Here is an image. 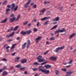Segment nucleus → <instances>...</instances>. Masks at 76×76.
Returning a JSON list of instances; mask_svg holds the SVG:
<instances>
[{"label":"nucleus","mask_w":76,"mask_h":76,"mask_svg":"<svg viewBox=\"0 0 76 76\" xmlns=\"http://www.w3.org/2000/svg\"><path fill=\"white\" fill-rule=\"evenodd\" d=\"M21 64H18L15 66L16 68H19V67H21Z\"/></svg>","instance_id":"cd10ccee"},{"label":"nucleus","mask_w":76,"mask_h":76,"mask_svg":"<svg viewBox=\"0 0 76 76\" xmlns=\"http://www.w3.org/2000/svg\"><path fill=\"white\" fill-rule=\"evenodd\" d=\"M7 2H8L7 1H5L2 4L3 5H4L5 4L7 3Z\"/></svg>","instance_id":"a19ab883"},{"label":"nucleus","mask_w":76,"mask_h":76,"mask_svg":"<svg viewBox=\"0 0 76 76\" xmlns=\"http://www.w3.org/2000/svg\"><path fill=\"white\" fill-rule=\"evenodd\" d=\"M7 46V44H5L4 45V48H5V47Z\"/></svg>","instance_id":"5fc2aeb1"},{"label":"nucleus","mask_w":76,"mask_h":76,"mask_svg":"<svg viewBox=\"0 0 76 76\" xmlns=\"http://www.w3.org/2000/svg\"><path fill=\"white\" fill-rule=\"evenodd\" d=\"M34 76H38V74H35Z\"/></svg>","instance_id":"774afa93"},{"label":"nucleus","mask_w":76,"mask_h":76,"mask_svg":"<svg viewBox=\"0 0 76 76\" xmlns=\"http://www.w3.org/2000/svg\"><path fill=\"white\" fill-rule=\"evenodd\" d=\"M38 68H33L32 69V70L34 71H37L38 70Z\"/></svg>","instance_id":"4c0bfd02"},{"label":"nucleus","mask_w":76,"mask_h":76,"mask_svg":"<svg viewBox=\"0 0 76 76\" xmlns=\"http://www.w3.org/2000/svg\"><path fill=\"white\" fill-rule=\"evenodd\" d=\"M28 0L29 1L25 4L24 6L25 8H27L28 7L29 8L27 10H30V7L29 6H28V5L29 4H30V2H31V0Z\"/></svg>","instance_id":"f257e3e1"},{"label":"nucleus","mask_w":76,"mask_h":76,"mask_svg":"<svg viewBox=\"0 0 76 76\" xmlns=\"http://www.w3.org/2000/svg\"><path fill=\"white\" fill-rule=\"evenodd\" d=\"M73 61H72V60H70V61H69V62H68V63L70 64H71L72 63V62Z\"/></svg>","instance_id":"e433bc0d"},{"label":"nucleus","mask_w":76,"mask_h":76,"mask_svg":"<svg viewBox=\"0 0 76 76\" xmlns=\"http://www.w3.org/2000/svg\"><path fill=\"white\" fill-rule=\"evenodd\" d=\"M15 16V15L14 14H12L11 15H10V17H13Z\"/></svg>","instance_id":"a18cd8bd"},{"label":"nucleus","mask_w":76,"mask_h":76,"mask_svg":"<svg viewBox=\"0 0 76 76\" xmlns=\"http://www.w3.org/2000/svg\"><path fill=\"white\" fill-rule=\"evenodd\" d=\"M26 42L24 43V44H23V45H22V48L23 49L25 48L26 47Z\"/></svg>","instance_id":"aec40b11"},{"label":"nucleus","mask_w":76,"mask_h":76,"mask_svg":"<svg viewBox=\"0 0 76 76\" xmlns=\"http://www.w3.org/2000/svg\"><path fill=\"white\" fill-rule=\"evenodd\" d=\"M10 11V9L9 8L8 9H7L6 10V11L7 12H8V11Z\"/></svg>","instance_id":"603ef678"},{"label":"nucleus","mask_w":76,"mask_h":76,"mask_svg":"<svg viewBox=\"0 0 76 76\" xmlns=\"http://www.w3.org/2000/svg\"><path fill=\"white\" fill-rule=\"evenodd\" d=\"M16 45V44H14L12 45V47H11V52H13V50H12V51H11L12 50V49H14L15 48V45Z\"/></svg>","instance_id":"dca6fc26"},{"label":"nucleus","mask_w":76,"mask_h":76,"mask_svg":"<svg viewBox=\"0 0 76 76\" xmlns=\"http://www.w3.org/2000/svg\"><path fill=\"white\" fill-rule=\"evenodd\" d=\"M15 17H13L12 18L10 19V20H9V21L10 22H13L15 20Z\"/></svg>","instance_id":"0eeeda50"},{"label":"nucleus","mask_w":76,"mask_h":76,"mask_svg":"<svg viewBox=\"0 0 76 76\" xmlns=\"http://www.w3.org/2000/svg\"><path fill=\"white\" fill-rule=\"evenodd\" d=\"M14 32H12L11 34L10 35H7L6 36V37L7 38H9V37H11L12 36L14 35Z\"/></svg>","instance_id":"1a4fd4ad"},{"label":"nucleus","mask_w":76,"mask_h":76,"mask_svg":"<svg viewBox=\"0 0 76 76\" xmlns=\"http://www.w3.org/2000/svg\"><path fill=\"white\" fill-rule=\"evenodd\" d=\"M28 21L23 22V25H26L27 24V23H28Z\"/></svg>","instance_id":"58836bf2"},{"label":"nucleus","mask_w":76,"mask_h":76,"mask_svg":"<svg viewBox=\"0 0 76 76\" xmlns=\"http://www.w3.org/2000/svg\"><path fill=\"white\" fill-rule=\"evenodd\" d=\"M36 21H37V20H33V22H36Z\"/></svg>","instance_id":"052dcab7"},{"label":"nucleus","mask_w":76,"mask_h":76,"mask_svg":"<svg viewBox=\"0 0 76 76\" xmlns=\"http://www.w3.org/2000/svg\"><path fill=\"white\" fill-rule=\"evenodd\" d=\"M7 68L6 67H4V68H3V69H4V70H5Z\"/></svg>","instance_id":"bf43d9fd"},{"label":"nucleus","mask_w":76,"mask_h":76,"mask_svg":"<svg viewBox=\"0 0 76 76\" xmlns=\"http://www.w3.org/2000/svg\"><path fill=\"white\" fill-rule=\"evenodd\" d=\"M30 44H31V42L30 41L28 40L27 41V47H28L29 45H30Z\"/></svg>","instance_id":"6ab92c4d"},{"label":"nucleus","mask_w":76,"mask_h":76,"mask_svg":"<svg viewBox=\"0 0 76 76\" xmlns=\"http://www.w3.org/2000/svg\"><path fill=\"white\" fill-rule=\"evenodd\" d=\"M20 59V58L17 57L16 58H15V61L16 62H17Z\"/></svg>","instance_id":"bb28decb"},{"label":"nucleus","mask_w":76,"mask_h":76,"mask_svg":"<svg viewBox=\"0 0 76 76\" xmlns=\"http://www.w3.org/2000/svg\"><path fill=\"white\" fill-rule=\"evenodd\" d=\"M41 67H42V66H39V71H41L42 72H43V71H44V69H41Z\"/></svg>","instance_id":"2eb2a0df"},{"label":"nucleus","mask_w":76,"mask_h":76,"mask_svg":"<svg viewBox=\"0 0 76 76\" xmlns=\"http://www.w3.org/2000/svg\"><path fill=\"white\" fill-rule=\"evenodd\" d=\"M49 22V20H47L44 23V25H46Z\"/></svg>","instance_id":"ea45409f"},{"label":"nucleus","mask_w":76,"mask_h":76,"mask_svg":"<svg viewBox=\"0 0 76 76\" xmlns=\"http://www.w3.org/2000/svg\"><path fill=\"white\" fill-rule=\"evenodd\" d=\"M48 52V51H47V52H44V53L43 54H44V55H46V54H47V53Z\"/></svg>","instance_id":"3c124183"},{"label":"nucleus","mask_w":76,"mask_h":76,"mask_svg":"<svg viewBox=\"0 0 76 76\" xmlns=\"http://www.w3.org/2000/svg\"><path fill=\"white\" fill-rule=\"evenodd\" d=\"M66 30L64 29V28H62V30H56L54 32L55 34H56L57 33H59V32L62 33L64 31H66Z\"/></svg>","instance_id":"f03ea898"},{"label":"nucleus","mask_w":76,"mask_h":76,"mask_svg":"<svg viewBox=\"0 0 76 76\" xmlns=\"http://www.w3.org/2000/svg\"><path fill=\"white\" fill-rule=\"evenodd\" d=\"M34 4V3H31L30 6H32Z\"/></svg>","instance_id":"338daca9"},{"label":"nucleus","mask_w":76,"mask_h":76,"mask_svg":"<svg viewBox=\"0 0 76 76\" xmlns=\"http://www.w3.org/2000/svg\"><path fill=\"white\" fill-rule=\"evenodd\" d=\"M10 48V47L9 46H7L6 47V49L7 50V52H9V50L8 49Z\"/></svg>","instance_id":"4be33fe9"},{"label":"nucleus","mask_w":76,"mask_h":76,"mask_svg":"<svg viewBox=\"0 0 76 76\" xmlns=\"http://www.w3.org/2000/svg\"><path fill=\"white\" fill-rule=\"evenodd\" d=\"M57 26V25H56L54 26H53V27L52 28H51V30H52L53 29H55V28H56Z\"/></svg>","instance_id":"72a5a7b5"},{"label":"nucleus","mask_w":76,"mask_h":76,"mask_svg":"<svg viewBox=\"0 0 76 76\" xmlns=\"http://www.w3.org/2000/svg\"><path fill=\"white\" fill-rule=\"evenodd\" d=\"M66 64H67L66 63H65V62H64V63H63V64H64V65H66Z\"/></svg>","instance_id":"0e129e2a"},{"label":"nucleus","mask_w":76,"mask_h":76,"mask_svg":"<svg viewBox=\"0 0 76 76\" xmlns=\"http://www.w3.org/2000/svg\"><path fill=\"white\" fill-rule=\"evenodd\" d=\"M18 6H17L15 7L14 9V11H16L18 9Z\"/></svg>","instance_id":"c9c22d12"},{"label":"nucleus","mask_w":76,"mask_h":76,"mask_svg":"<svg viewBox=\"0 0 76 76\" xmlns=\"http://www.w3.org/2000/svg\"><path fill=\"white\" fill-rule=\"evenodd\" d=\"M55 72L56 73V75H57L58 73V71L57 70H56L55 71Z\"/></svg>","instance_id":"de8ad7c7"},{"label":"nucleus","mask_w":76,"mask_h":76,"mask_svg":"<svg viewBox=\"0 0 76 76\" xmlns=\"http://www.w3.org/2000/svg\"><path fill=\"white\" fill-rule=\"evenodd\" d=\"M31 30L28 31H26V34H30V33H31Z\"/></svg>","instance_id":"2f4dec72"},{"label":"nucleus","mask_w":76,"mask_h":76,"mask_svg":"<svg viewBox=\"0 0 76 76\" xmlns=\"http://www.w3.org/2000/svg\"><path fill=\"white\" fill-rule=\"evenodd\" d=\"M41 38V37H37V38H36V40H37V41L39 40V39H40Z\"/></svg>","instance_id":"f704fd0d"},{"label":"nucleus","mask_w":76,"mask_h":76,"mask_svg":"<svg viewBox=\"0 0 76 76\" xmlns=\"http://www.w3.org/2000/svg\"><path fill=\"white\" fill-rule=\"evenodd\" d=\"M20 18V15L19 14L18 15L17 18L16 19V20H18Z\"/></svg>","instance_id":"c756f323"},{"label":"nucleus","mask_w":76,"mask_h":76,"mask_svg":"<svg viewBox=\"0 0 76 76\" xmlns=\"http://www.w3.org/2000/svg\"><path fill=\"white\" fill-rule=\"evenodd\" d=\"M50 18V17H45V18H43L41 19V21H42L45 20H48V19H49Z\"/></svg>","instance_id":"9d476101"},{"label":"nucleus","mask_w":76,"mask_h":76,"mask_svg":"<svg viewBox=\"0 0 76 76\" xmlns=\"http://www.w3.org/2000/svg\"><path fill=\"white\" fill-rule=\"evenodd\" d=\"M73 73V72L72 71L66 72V74L65 75V76H69V75H71Z\"/></svg>","instance_id":"39448f33"},{"label":"nucleus","mask_w":76,"mask_h":76,"mask_svg":"<svg viewBox=\"0 0 76 76\" xmlns=\"http://www.w3.org/2000/svg\"><path fill=\"white\" fill-rule=\"evenodd\" d=\"M55 39V38L54 37H52L50 38V40H54Z\"/></svg>","instance_id":"7c9ffc66"},{"label":"nucleus","mask_w":76,"mask_h":76,"mask_svg":"<svg viewBox=\"0 0 76 76\" xmlns=\"http://www.w3.org/2000/svg\"><path fill=\"white\" fill-rule=\"evenodd\" d=\"M19 39H20V38L19 37H17V38H16V39H17V40H19Z\"/></svg>","instance_id":"680f3d73"},{"label":"nucleus","mask_w":76,"mask_h":76,"mask_svg":"<svg viewBox=\"0 0 76 76\" xmlns=\"http://www.w3.org/2000/svg\"><path fill=\"white\" fill-rule=\"evenodd\" d=\"M56 59V58L55 57H51L50 58V59L53 61H55Z\"/></svg>","instance_id":"f3484780"},{"label":"nucleus","mask_w":76,"mask_h":76,"mask_svg":"<svg viewBox=\"0 0 76 76\" xmlns=\"http://www.w3.org/2000/svg\"><path fill=\"white\" fill-rule=\"evenodd\" d=\"M45 60L44 58L40 59V60H38L37 61L39 62H42L44 61H45Z\"/></svg>","instance_id":"ddd939ff"},{"label":"nucleus","mask_w":76,"mask_h":76,"mask_svg":"<svg viewBox=\"0 0 76 76\" xmlns=\"http://www.w3.org/2000/svg\"><path fill=\"white\" fill-rule=\"evenodd\" d=\"M34 8H36L37 7V5L36 4H34Z\"/></svg>","instance_id":"864d4df0"},{"label":"nucleus","mask_w":76,"mask_h":76,"mask_svg":"<svg viewBox=\"0 0 76 76\" xmlns=\"http://www.w3.org/2000/svg\"><path fill=\"white\" fill-rule=\"evenodd\" d=\"M27 60L26 59H23L20 60V62L22 63H25L26 62Z\"/></svg>","instance_id":"9b49d317"},{"label":"nucleus","mask_w":76,"mask_h":76,"mask_svg":"<svg viewBox=\"0 0 76 76\" xmlns=\"http://www.w3.org/2000/svg\"><path fill=\"white\" fill-rule=\"evenodd\" d=\"M27 73V71H25V72H24V74H26Z\"/></svg>","instance_id":"69168bd1"},{"label":"nucleus","mask_w":76,"mask_h":76,"mask_svg":"<svg viewBox=\"0 0 76 76\" xmlns=\"http://www.w3.org/2000/svg\"><path fill=\"white\" fill-rule=\"evenodd\" d=\"M7 18H6L4 20L1 21L0 23H4L7 22Z\"/></svg>","instance_id":"4468645a"},{"label":"nucleus","mask_w":76,"mask_h":76,"mask_svg":"<svg viewBox=\"0 0 76 76\" xmlns=\"http://www.w3.org/2000/svg\"><path fill=\"white\" fill-rule=\"evenodd\" d=\"M2 60L3 61H7V60L5 58H4L3 59H2Z\"/></svg>","instance_id":"09e8293b"},{"label":"nucleus","mask_w":76,"mask_h":76,"mask_svg":"<svg viewBox=\"0 0 76 76\" xmlns=\"http://www.w3.org/2000/svg\"><path fill=\"white\" fill-rule=\"evenodd\" d=\"M7 7L10 8V5H8L7 6Z\"/></svg>","instance_id":"e2e57ef3"},{"label":"nucleus","mask_w":76,"mask_h":76,"mask_svg":"<svg viewBox=\"0 0 76 76\" xmlns=\"http://www.w3.org/2000/svg\"><path fill=\"white\" fill-rule=\"evenodd\" d=\"M20 34H21L22 35H24L26 34V31H22L20 32Z\"/></svg>","instance_id":"412c9836"},{"label":"nucleus","mask_w":76,"mask_h":76,"mask_svg":"<svg viewBox=\"0 0 76 76\" xmlns=\"http://www.w3.org/2000/svg\"><path fill=\"white\" fill-rule=\"evenodd\" d=\"M61 70L63 72H66V69H61Z\"/></svg>","instance_id":"79ce46f5"},{"label":"nucleus","mask_w":76,"mask_h":76,"mask_svg":"<svg viewBox=\"0 0 76 76\" xmlns=\"http://www.w3.org/2000/svg\"><path fill=\"white\" fill-rule=\"evenodd\" d=\"M50 67H51V66L49 65H45V67L47 69L50 68Z\"/></svg>","instance_id":"b1692460"},{"label":"nucleus","mask_w":76,"mask_h":76,"mask_svg":"<svg viewBox=\"0 0 76 76\" xmlns=\"http://www.w3.org/2000/svg\"><path fill=\"white\" fill-rule=\"evenodd\" d=\"M26 69V68L25 67H24V68H22L20 69V70H25V69Z\"/></svg>","instance_id":"49530a36"},{"label":"nucleus","mask_w":76,"mask_h":76,"mask_svg":"<svg viewBox=\"0 0 76 76\" xmlns=\"http://www.w3.org/2000/svg\"><path fill=\"white\" fill-rule=\"evenodd\" d=\"M75 34L73 33L69 36V39H71L73 37L75 36Z\"/></svg>","instance_id":"a211bd4d"},{"label":"nucleus","mask_w":76,"mask_h":76,"mask_svg":"<svg viewBox=\"0 0 76 76\" xmlns=\"http://www.w3.org/2000/svg\"><path fill=\"white\" fill-rule=\"evenodd\" d=\"M3 70L2 69H0V73L1 72H2V71H3Z\"/></svg>","instance_id":"13d9d810"},{"label":"nucleus","mask_w":76,"mask_h":76,"mask_svg":"<svg viewBox=\"0 0 76 76\" xmlns=\"http://www.w3.org/2000/svg\"><path fill=\"white\" fill-rule=\"evenodd\" d=\"M39 23L37 22V26H39Z\"/></svg>","instance_id":"4d7b16f0"},{"label":"nucleus","mask_w":76,"mask_h":76,"mask_svg":"<svg viewBox=\"0 0 76 76\" xmlns=\"http://www.w3.org/2000/svg\"><path fill=\"white\" fill-rule=\"evenodd\" d=\"M64 48V46H63L62 47L57 48L56 49L55 52L56 53H58L59 50H63Z\"/></svg>","instance_id":"7ed1b4c3"},{"label":"nucleus","mask_w":76,"mask_h":76,"mask_svg":"<svg viewBox=\"0 0 76 76\" xmlns=\"http://www.w3.org/2000/svg\"><path fill=\"white\" fill-rule=\"evenodd\" d=\"M62 7H59V9L60 10H62Z\"/></svg>","instance_id":"8fccbe9b"},{"label":"nucleus","mask_w":76,"mask_h":76,"mask_svg":"<svg viewBox=\"0 0 76 76\" xmlns=\"http://www.w3.org/2000/svg\"><path fill=\"white\" fill-rule=\"evenodd\" d=\"M34 65L38 66V65H39L40 64H39V63H38L37 62H35L34 63Z\"/></svg>","instance_id":"c85d7f7f"},{"label":"nucleus","mask_w":76,"mask_h":76,"mask_svg":"<svg viewBox=\"0 0 76 76\" xmlns=\"http://www.w3.org/2000/svg\"><path fill=\"white\" fill-rule=\"evenodd\" d=\"M34 31V32H36L37 31V29L36 28H33Z\"/></svg>","instance_id":"37998d69"},{"label":"nucleus","mask_w":76,"mask_h":76,"mask_svg":"<svg viewBox=\"0 0 76 76\" xmlns=\"http://www.w3.org/2000/svg\"><path fill=\"white\" fill-rule=\"evenodd\" d=\"M59 20V17H57L55 18V19H53L52 20V21L54 22L55 21H58Z\"/></svg>","instance_id":"6e6552de"},{"label":"nucleus","mask_w":76,"mask_h":76,"mask_svg":"<svg viewBox=\"0 0 76 76\" xmlns=\"http://www.w3.org/2000/svg\"><path fill=\"white\" fill-rule=\"evenodd\" d=\"M15 6V4L14 3H12V9H13Z\"/></svg>","instance_id":"393cba45"},{"label":"nucleus","mask_w":76,"mask_h":76,"mask_svg":"<svg viewBox=\"0 0 76 76\" xmlns=\"http://www.w3.org/2000/svg\"><path fill=\"white\" fill-rule=\"evenodd\" d=\"M42 58V56L39 55V56H38L37 58V59L38 60H39L41 59V58Z\"/></svg>","instance_id":"a878e982"},{"label":"nucleus","mask_w":76,"mask_h":76,"mask_svg":"<svg viewBox=\"0 0 76 76\" xmlns=\"http://www.w3.org/2000/svg\"><path fill=\"white\" fill-rule=\"evenodd\" d=\"M47 62V61H46V62H44L43 63H42V64H41V65H43L45 64Z\"/></svg>","instance_id":"c03bdc74"},{"label":"nucleus","mask_w":76,"mask_h":76,"mask_svg":"<svg viewBox=\"0 0 76 76\" xmlns=\"http://www.w3.org/2000/svg\"><path fill=\"white\" fill-rule=\"evenodd\" d=\"M46 9L45 8L43 9L42 10L40 11V12L42 13V14L45 12V11Z\"/></svg>","instance_id":"5701e85b"},{"label":"nucleus","mask_w":76,"mask_h":76,"mask_svg":"<svg viewBox=\"0 0 76 76\" xmlns=\"http://www.w3.org/2000/svg\"><path fill=\"white\" fill-rule=\"evenodd\" d=\"M49 3H50V1H45L44 2V4H49Z\"/></svg>","instance_id":"473e14b6"},{"label":"nucleus","mask_w":76,"mask_h":76,"mask_svg":"<svg viewBox=\"0 0 76 76\" xmlns=\"http://www.w3.org/2000/svg\"><path fill=\"white\" fill-rule=\"evenodd\" d=\"M7 74H8V72L7 71H4L3 72L2 74V75L3 76H4L7 75Z\"/></svg>","instance_id":"f8f14e48"},{"label":"nucleus","mask_w":76,"mask_h":76,"mask_svg":"<svg viewBox=\"0 0 76 76\" xmlns=\"http://www.w3.org/2000/svg\"><path fill=\"white\" fill-rule=\"evenodd\" d=\"M16 53H12V56H15V54Z\"/></svg>","instance_id":"6e6d98bb"},{"label":"nucleus","mask_w":76,"mask_h":76,"mask_svg":"<svg viewBox=\"0 0 76 76\" xmlns=\"http://www.w3.org/2000/svg\"><path fill=\"white\" fill-rule=\"evenodd\" d=\"M18 26H16L15 27V28L14 29H13V27H12L11 28H10L9 30H7V32H10L12 31H13H13H15L16 30H17V28H18Z\"/></svg>","instance_id":"20e7f679"},{"label":"nucleus","mask_w":76,"mask_h":76,"mask_svg":"<svg viewBox=\"0 0 76 76\" xmlns=\"http://www.w3.org/2000/svg\"><path fill=\"white\" fill-rule=\"evenodd\" d=\"M42 72L46 74L49 73V70H47L46 69H44Z\"/></svg>","instance_id":"423d86ee"}]
</instances>
